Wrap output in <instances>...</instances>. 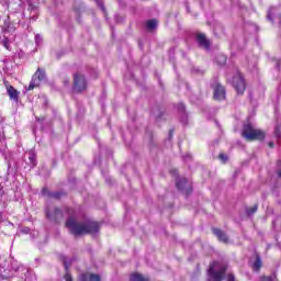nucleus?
<instances>
[{
	"mask_svg": "<svg viewBox=\"0 0 281 281\" xmlns=\"http://www.w3.org/2000/svg\"><path fill=\"white\" fill-rule=\"evenodd\" d=\"M3 181V178L0 177V183ZM3 187L0 186V191L2 190Z\"/></svg>",
	"mask_w": 281,
	"mask_h": 281,
	"instance_id": "35",
	"label": "nucleus"
},
{
	"mask_svg": "<svg viewBox=\"0 0 281 281\" xmlns=\"http://www.w3.org/2000/svg\"><path fill=\"white\" fill-rule=\"evenodd\" d=\"M269 148H273L276 144L273 142L268 143Z\"/></svg>",
	"mask_w": 281,
	"mask_h": 281,
	"instance_id": "31",
	"label": "nucleus"
},
{
	"mask_svg": "<svg viewBox=\"0 0 281 281\" xmlns=\"http://www.w3.org/2000/svg\"><path fill=\"white\" fill-rule=\"evenodd\" d=\"M130 281H150V279L139 272H134L130 276Z\"/></svg>",
	"mask_w": 281,
	"mask_h": 281,
	"instance_id": "14",
	"label": "nucleus"
},
{
	"mask_svg": "<svg viewBox=\"0 0 281 281\" xmlns=\"http://www.w3.org/2000/svg\"><path fill=\"white\" fill-rule=\"evenodd\" d=\"M89 89V81L82 72H75L72 75V93H85Z\"/></svg>",
	"mask_w": 281,
	"mask_h": 281,
	"instance_id": "4",
	"label": "nucleus"
},
{
	"mask_svg": "<svg viewBox=\"0 0 281 281\" xmlns=\"http://www.w3.org/2000/svg\"><path fill=\"white\" fill-rule=\"evenodd\" d=\"M241 137L246 142H265L267 134L262 130L254 127L251 124H246L241 131Z\"/></svg>",
	"mask_w": 281,
	"mask_h": 281,
	"instance_id": "3",
	"label": "nucleus"
},
{
	"mask_svg": "<svg viewBox=\"0 0 281 281\" xmlns=\"http://www.w3.org/2000/svg\"><path fill=\"white\" fill-rule=\"evenodd\" d=\"M146 27L149 32H153V30H157V20H149L146 22Z\"/></svg>",
	"mask_w": 281,
	"mask_h": 281,
	"instance_id": "19",
	"label": "nucleus"
},
{
	"mask_svg": "<svg viewBox=\"0 0 281 281\" xmlns=\"http://www.w3.org/2000/svg\"><path fill=\"white\" fill-rule=\"evenodd\" d=\"M97 3H100V0H94Z\"/></svg>",
	"mask_w": 281,
	"mask_h": 281,
	"instance_id": "36",
	"label": "nucleus"
},
{
	"mask_svg": "<svg viewBox=\"0 0 281 281\" xmlns=\"http://www.w3.org/2000/svg\"><path fill=\"white\" fill-rule=\"evenodd\" d=\"M42 194L43 196H50L53 199H60V196H63L61 192L49 193V190H47V188L42 189Z\"/></svg>",
	"mask_w": 281,
	"mask_h": 281,
	"instance_id": "15",
	"label": "nucleus"
},
{
	"mask_svg": "<svg viewBox=\"0 0 281 281\" xmlns=\"http://www.w3.org/2000/svg\"><path fill=\"white\" fill-rule=\"evenodd\" d=\"M260 269H262V259L260 258V255L257 254L256 260L252 263V270L258 273V271H260Z\"/></svg>",
	"mask_w": 281,
	"mask_h": 281,
	"instance_id": "16",
	"label": "nucleus"
},
{
	"mask_svg": "<svg viewBox=\"0 0 281 281\" xmlns=\"http://www.w3.org/2000/svg\"><path fill=\"white\" fill-rule=\"evenodd\" d=\"M258 212V204H255L252 207H247L246 209V214L247 216H254Z\"/></svg>",
	"mask_w": 281,
	"mask_h": 281,
	"instance_id": "22",
	"label": "nucleus"
},
{
	"mask_svg": "<svg viewBox=\"0 0 281 281\" xmlns=\"http://www.w3.org/2000/svg\"><path fill=\"white\" fill-rule=\"evenodd\" d=\"M64 267L66 269V273L64 276V280L65 281H74V278L71 277V273H69V263H67L66 261H64Z\"/></svg>",
	"mask_w": 281,
	"mask_h": 281,
	"instance_id": "18",
	"label": "nucleus"
},
{
	"mask_svg": "<svg viewBox=\"0 0 281 281\" xmlns=\"http://www.w3.org/2000/svg\"><path fill=\"white\" fill-rule=\"evenodd\" d=\"M172 135H175V130L169 131V139H172Z\"/></svg>",
	"mask_w": 281,
	"mask_h": 281,
	"instance_id": "30",
	"label": "nucleus"
},
{
	"mask_svg": "<svg viewBox=\"0 0 281 281\" xmlns=\"http://www.w3.org/2000/svg\"><path fill=\"white\" fill-rule=\"evenodd\" d=\"M260 281H273V278L272 277L262 276L260 278Z\"/></svg>",
	"mask_w": 281,
	"mask_h": 281,
	"instance_id": "26",
	"label": "nucleus"
},
{
	"mask_svg": "<svg viewBox=\"0 0 281 281\" xmlns=\"http://www.w3.org/2000/svg\"><path fill=\"white\" fill-rule=\"evenodd\" d=\"M196 42L199 43L200 47H203L204 49H210V40L205 36L203 33H199L196 35Z\"/></svg>",
	"mask_w": 281,
	"mask_h": 281,
	"instance_id": "11",
	"label": "nucleus"
},
{
	"mask_svg": "<svg viewBox=\"0 0 281 281\" xmlns=\"http://www.w3.org/2000/svg\"><path fill=\"white\" fill-rule=\"evenodd\" d=\"M274 135L278 139H281V124L277 125L274 128Z\"/></svg>",
	"mask_w": 281,
	"mask_h": 281,
	"instance_id": "23",
	"label": "nucleus"
},
{
	"mask_svg": "<svg viewBox=\"0 0 281 281\" xmlns=\"http://www.w3.org/2000/svg\"><path fill=\"white\" fill-rule=\"evenodd\" d=\"M226 281H236V278L234 277V274L229 273V274L227 276Z\"/></svg>",
	"mask_w": 281,
	"mask_h": 281,
	"instance_id": "28",
	"label": "nucleus"
},
{
	"mask_svg": "<svg viewBox=\"0 0 281 281\" xmlns=\"http://www.w3.org/2000/svg\"><path fill=\"white\" fill-rule=\"evenodd\" d=\"M14 25L9 22V35H8V30L4 31V34L2 37H0V45H3L9 52H10V43L14 41Z\"/></svg>",
	"mask_w": 281,
	"mask_h": 281,
	"instance_id": "6",
	"label": "nucleus"
},
{
	"mask_svg": "<svg viewBox=\"0 0 281 281\" xmlns=\"http://www.w3.org/2000/svg\"><path fill=\"white\" fill-rule=\"evenodd\" d=\"M225 273H227V263L212 261L206 272L207 281H223Z\"/></svg>",
	"mask_w": 281,
	"mask_h": 281,
	"instance_id": "2",
	"label": "nucleus"
},
{
	"mask_svg": "<svg viewBox=\"0 0 281 281\" xmlns=\"http://www.w3.org/2000/svg\"><path fill=\"white\" fill-rule=\"evenodd\" d=\"M0 146H3V140H0ZM5 149L0 148V153H4Z\"/></svg>",
	"mask_w": 281,
	"mask_h": 281,
	"instance_id": "32",
	"label": "nucleus"
},
{
	"mask_svg": "<svg viewBox=\"0 0 281 281\" xmlns=\"http://www.w3.org/2000/svg\"><path fill=\"white\" fill-rule=\"evenodd\" d=\"M232 85L237 93V95H243L247 91V82L245 77L240 72H237L232 80Z\"/></svg>",
	"mask_w": 281,
	"mask_h": 281,
	"instance_id": "5",
	"label": "nucleus"
},
{
	"mask_svg": "<svg viewBox=\"0 0 281 281\" xmlns=\"http://www.w3.org/2000/svg\"><path fill=\"white\" fill-rule=\"evenodd\" d=\"M34 89H36V81L32 79L29 87H25L24 93L29 94L30 91H34Z\"/></svg>",
	"mask_w": 281,
	"mask_h": 281,
	"instance_id": "21",
	"label": "nucleus"
},
{
	"mask_svg": "<svg viewBox=\"0 0 281 281\" xmlns=\"http://www.w3.org/2000/svg\"><path fill=\"white\" fill-rule=\"evenodd\" d=\"M46 216L49 221H53V223H60V221H63V211L58 207L47 209Z\"/></svg>",
	"mask_w": 281,
	"mask_h": 281,
	"instance_id": "7",
	"label": "nucleus"
},
{
	"mask_svg": "<svg viewBox=\"0 0 281 281\" xmlns=\"http://www.w3.org/2000/svg\"><path fill=\"white\" fill-rule=\"evenodd\" d=\"M212 233L214 236H216L220 243H224V245H227L229 243V237L227 236V233L224 232L223 229L217 227H212Z\"/></svg>",
	"mask_w": 281,
	"mask_h": 281,
	"instance_id": "9",
	"label": "nucleus"
},
{
	"mask_svg": "<svg viewBox=\"0 0 281 281\" xmlns=\"http://www.w3.org/2000/svg\"><path fill=\"white\" fill-rule=\"evenodd\" d=\"M66 227L69 229V233L76 237L98 234V232H100V223L91 220L80 223L72 216L68 217L66 221Z\"/></svg>",
	"mask_w": 281,
	"mask_h": 281,
	"instance_id": "1",
	"label": "nucleus"
},
{
	"mask_svg": "<svg viewBox=\"0 0 281 281\" xmlns=\"http://www.w3.org/2000/svg\"><path fill=\"white\" fill-rule=\"evenodd\" d=\"M66 212H67L68 214H74V210H71V209H67Z\"/></svg>",
	"mask_w": 281,
	"mask_h": 281,
	"instance_id": "33",
	"label": "nucleus"
},
{
	"mask_svg": "<svg viewBox=\"0 0 281 281\" xmlns=\"http://www.w3.org/2000/svg\"><path fill=\"white\" fill-rule=\"evenodd\" d=\"M37 79H38L41 82H45V80H46V75H45V70H44V69L37 68Z\"/></svg>",
	"mask_w": 281,
	"mask_h": 281,
	"instance_id": "20",
	"label": "nucleus"
},
{
	"mask_svg": "<svg viewBox=\"0 0 281 281\" xmlns=\"http://www.w3.org/2000/svg\"><path fill=\"white\" fill-rule=\"evenodd\" d=\"M277 166H278L277 175H278L279 179H281V160H279V161L277 162Z\"/></svg>",
	"mask_w": 281,
	"mask_h": 281,
	"instance_id": "25",
	"label": "nucleus"
},
{
	"mask_svg": "<svg viewBox=\"0 0 281 281\" xmlns=\"http://www.w3.org/2000/svg\"><path fill=\"white\" fill-rule=\"evenodd\" d=\"M268 19L271 21V23H273V18L271 16V14H268Z\"/></svg>",
	"mask_w": 281,
	"mask_h": 281,
	"instance_id": "34",
	"label": "nucleus"
},
{
	"mask_svg": "<svg viewBox=\"0 0 281 281\" xmlns=\"http://www.w3.org/2000/svg\"><path fill=\"white\" fill-rule=\"evenodd\" d=\"M21 232H22V234H30L31 229H30V227H23L21 229Z\"/></svg>",
	"mask_w": 281,
	"mask_h": 281,
	"instance_id": "29",
	"label": "nucleus"
},
{
	"mask_svg": "<svg viewBox=\"0 0 281 281\" xmlns=\"http://www.w3.org/2000/svg\"><path fill=\"white\" fill-rule=\"evenodd\" d=\"M79 281H102V280L100 278V274L85 272L79 277Z\"/></svg>",
	"mask_w": 281,
	"mask_h": 281,
	"instance_id": "12",
	"label": "nucleus"
},
{
	"mask_svg": "<svg viewBox=\"0 0 281 281\" xmlns=\"http://www.w3.org/2000/svg\"><path fill=\"white\" fill-rule=\"evenodd\" d=\"M280 25H281V13H280Z\"/></svg>",
	"mask_w": 281,
	"mask_h": 281,
	"instance_id": "37",
	"label": "nucleus"
},
{
	"mask_svg": "<svg viewBox=\"0 0 281 281\" xmlns=\"http://www.w3.org/2000/svg\"><path fill=\"white\" fill-rule=\"evenodd\" d=\"M176 188H178V190H180V192H183L187 196H190V194H192V186L188 184V179L186 178L179 179L176 182Z\"/></svg>",
	"mask_w": 281,
	"mask_h": 281,
	"instance_id": "8",
	"label": "nucleus"
},
{
	"mask_svg": "<svg viewBox=\"0 0 281 281\" xmlns=\"http://www.w3.org/2000/svg\"><path fill=\"white\" fill-rule=\"evenodd\" d=\"M7 93L13 102H19L20 92L12 86H7Z\"/></svg>",
	"mask_w": 281,
	"mask_h": 281,
	"instance_id": "13",
	"label": "nucleus"
},
{
	"mask_svg": "<svg viewBox=\"0 0 281 281\" xmlns=\"http://www.w3.org/2000/svg\"><path fill=\"white\" fill-rule=\"evenodd\" d=\"M97 3L99 5V8H101L102 12H106V8H104V3L103 2L99 1Z\"/></svg>",
	"mask_w": 281,
	"mask_h": 281,
	"instance_id": "27",
	"label": "nucleus"
},
{
	"mask_svg": "<svg viewBox=\"0 0 281 281\" xmlns=\"http://www.w3.org/2000/svg\"><path fill=\"white\" fill-rule=\"evenodd\" d=\"M225 87H223L221 83H216V86L214 87V94H213V98L214 100H217V101H222V100H225Z\"/></svg>",
	"mask_w": 281,
	"mask_h": 281,
	"instance_id": "10",
	"label": "nucleus"
},
{
	"mask_svg": "<svg viewBox=\"0 0 281 281\" xmlns=\"http://www.w3.org/2000/svg\"><path fill=\"white\" fill-rule=\"evenodd\" d=\"M215 60H216V64L220 65V67H223V65H226V63H227V56L217 55Z\"/></svg>",
	"mask_w": 281,
	"mask_h": 281,
	"instance_id": "17",
	"label": "nucleus"
},
{
	"mask_svg": "<svg viewBox=\"0 0 281 281\" xmlns=\"http://www.w3.org/2000/svg\"><path fill=\"white\" fill-rule=\"evenodd\" d=\"M218 159H221V161H223V164H227V160H228L229 158H228L227 155H225L224 153H221V154L218 155Z\"/></svg>",
	"mask_w": 281,
	"mask_h": 281,
	"instance_id": "24",
	"label": "nucleus"
}]
</instances>
